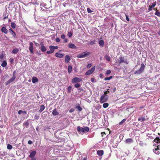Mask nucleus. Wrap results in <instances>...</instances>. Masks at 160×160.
<instances>
[{"label":"nucleus","instance_id":"1","mask_svg":"<svg viewBox=\"0 0 160 160\" xmlns=\"http://www.w3.org/2000/svg\"><path fill=\"white\" fill-rule=\"evenodd\" d=\"M145 67V65L143 63L141 64L140 68L135 72V74H140L144 72Z\"/></svg>","mask_w":160,"mask_h":160},{"label":"nucleus","instance_id":"2","mask_svg":"<svg viewBox=\"0 0 160 160\" xmlns=\"http://www.w3.org/2000/svg\"><path fill=\"white\" fill-rule=\"evenodd\" d=\"M89 52H84L77 55V57L78 58H84L87 57L88 55L90 54Z\"/></svg>","mask_w":160,"mask_h":160},{"label":"nucleus","instance_id":"3","mask_svg":"<svg viewBox=\"0 0 160 160\" xmlns=\"http://www.w3.org/2000/svg\"><path fill=\"white\" fill-rule=\"evenodd\" d=\"M119 63V65L122 63L124 62L126 63V64H128V62L127 61L124 59V57L122 56L120 57L119 58V59L118 62Z\"/></svg>","mask_w":160,"mask_h":160},{"label":"nucleus","instance_id":"4","mask_svg":"<svg viewBox=\"0 0 160 160\" xmlns=\"http://www.w3.org/2000/svg\"><path fill=\"white\" fill-rule=\"evenodd\" d=\"M108 99V97L106 96L105 94L102 95L100 98V102L101 103H103L107 101Z\"/></svg>","mask_w":160,"mask_h":160},{"label":"nucleus","instance_id":"5","mask_svg":"<svg viewBox=\"0 0 160 160\" xmlns=\"http://www.w3.org/2000/svg\"><path fill=\"white\" fill-rule=\"evenodd\" d=\"M95 67H93L91 69L88 70L85 73L86 75H89L95 71Z\"/></svg>","mask_w":160,"mask_h":160},{"label":"nucleus","instance_id":"6","mask_svg":"<svg viewBox=\"0 0 160 160\" xmlns=\"http://www.w3.org/2000/svg\"><path fill=\"white\" fill-rule=\"evenodd\" d=\"M82 79L79 78L75 77L73 78L72 80V83H78L82 81Z\"/></svg>","mask_w":160,"mask_h":160},{"label":"nucleus","instance_id":"7","mask_svg":"<svg viewBox=\"0 0 160 160\" xmlns=\"http://www.w3.org/2000/svg\"><path fill=\"white\" fill-rule=\"evenodd\" d=\"M49 48L50 49V50L49 51H47L46 52L48 54H51L52 53L54 52V48H53V46L51 45L49 47Z\"/></svg>","mask_w":160,"mask_h":160},{"label":"nucleus","instance_id":"8","mask_svg":"<svg viewBox=\"0 0 160 160\" xmlns=\"http://www.w3.org/2000/svg\"><path fill=\"white\" fill-rule=\"evenodd\" d=\"M30 46L29 48V50L31 53H33V45L32 42L29 43Z\"/></svg>","mask_w":160,"mask_h":160},{"label":"nucleus","instance_id":"9","mask_svg":"<svg viewBox=\"0 0 160 160\" xmlns=\"http://www.w3.org/2000/svg\"><path fill=\"white\" fill-rule=\"evenodd\" d=\"M1 30L2 33H4L5 34H7L8 33V30L6 26L2 27L1 28Z\"/></svg>","mask_w":160,"mask_h":160},{"label":"nucleus","instance_id":"10","mask_svg":"<svg viewBox=\"0 0 160 160\" xmlns=\"http://www.w3.org/2000/svg\"><path fill=\"white\" fill-rule=\"evenodd\" d=\"M15 78H16L12 77V78H10L9 80L5 82L6 85H7L9 83H10L13 82L14 81V80H15Z\"/></svg>","mask_w":160,"mask_h":160},{"label":"nucleus","instance_id":"11","mask_svg":"<svg viewBox=\"0 0 160 160\" xmlns=\"http://www.w3.org/2000/svg\"><path fill=\"white\" fill-rule=\"evenodd\" d=\"M55 56L56 57L59 58H63L64 56V54L61 53L59 52H57L55 54Z\"/></svg>","mask_w":160,"mask_h":160},{"label":"nucleus","instance_id":"12","mask_svg":"<svg viewBox=\"0 0 160 160\" xmlns=\"http://www.w3.org/2000/svg\"><path fill=\"white\" fill-rule=\"evenodd\" d=\"M9 32L10 34L12 35L14 38H16V34L15 32L11 28L9 29Z\"/></svg>","mask_w":160,"mask_h":160},{"label":"nucleus","instance_id":"13","mask_svg":"<svg viewBox=\"0 0 160 160\" xmlns=\"http://www.w3.org/2000/svg\"><path fill=\"white\" fill-rule=\"evenodd\" d=\"M71 59L69 55H66L65 57V62L66 63H68L70 61Z\"/></svg>","mask_w":160,"mask_h":160},{"label":"nucleus","instance_id":"14","mask_svg":"<svg viewBox=\"0 0 160 160\" xmlns=\"http://www.w3.org/2000/svg\"><path fill=\"white\" fill-rule=\"evenodd\" d=\"M41 45V50L42 52H44L46 51V48L44 46L43 43L41 42L40 43Z\"/></svg>","mask_w":160,"mask_h":160},{"label":"nucleus","instance_id":"15","mask_svg":"<svg viewBox=\"0 0 160 160\" xmlns=\"http://www.w3.org/2000/svg\"><path fill=\"white\" fill-rule=\"evenodd\" d=\"M68 46L69 48L72 49H76L77 48L74 44L71 43H69Z\"/></svg>","mask_w":160,"mask_h":160},{"label":"nucleus","instance_id":"16","mask_svg":"<svg viewBox=\"0 0 160 160\" xmlns=\"http://www.w3.org/2000/svg\"><path fill=\"white\" fill-rule=\"evenodd\" d=\"M97 154L99 156H102L104 154V151L103 150H98L97 151Z\"/></svg>","mask_w":160,"mask_h":160},{"label":"nucleus","instance_id":"17","mask_svg":"<svg viewBox=\"0 0 160 160\" xmlns=\"http://www.w3.org/2000/svg\"><path fill=\"white\" fill-rule=\"evenodd\" d=\"M36 152L35 151H32L30 153V154L29 156V158L31 157H35V155H36Z\"/></svg>","mask_w":160,"mask_h":160},{"label":"nucleus","instance_id":"18","mask_svg":"<svg viewBox=\"0 0 160 160\" xmlns=\"http://www.w3.org/2000/svg\"><path fill=\"white\" fill-rule=\"evenodd\" d=\"M159 149V148H158V146H157L156 147V148H155L153 150V151L155 154L158 155L160 153L158 151Z\"/></svg>","mask_w":160,"mask_h":160},{"label":"nucleus","instance_id":"19","mask_svg":"<svg viewBox=\"0 0 160 160\" xmlns=\"http://www.w3.org/2000/svg\"><path fill=\"white\" fill-rule=\"evenodd\" d=\"M77 130L78 132H84V128H82L80 126L78 127Z\"/></svg>","mask_w":160,"mask_h":160},{"label":"nucleus","instance_id":"20","mask_svg":"<svg viewBox=\"0 0 160 160\" xmlns=\"http://www.w3.org/2000/svg\"><path fill=\"white\" fill-rule=\"evenodd\" d=\"M59 114L58 112L57 111L56 108H55L52 112V114L53 116H56Z\"/></svg>","mask_w":160,"mask_h":160},{"label":"nucleus","instance_id":"21","mask_svg":"<svg viewBox=\"0 0 160 160\" xmlns=\"http://www.w3.org/2000/svg\"><path fill=\"white\" fill-rule=\"evenodd\" d=\"M32 82L35 83L38 82V80L37 78L36 77H33L32 79Z\"/></svg>","mask_w":160,"mask_h":160},{"label":"nucleus","instance_id":"22","mask_svg":"<svg viewBox=\"0 0 160 160\" xmlns=\"http://www.w3.org/2000/svg\"><path fill=\"white\" fill-rule=\"evenodd\" d=\"M45 109V106L44 105H42L40 106V109L39 110V112H41Z\"/></svg>","mask_w":160,"mask_h":160},{"label":"nucleus","instance_id":"23","mask_svg":"<svg viewBox=\"0 0 160 160\" xmlns=\"http://www.w3.org/2000/svg\"><path fill=\"white\" fill-rule=\"evenodd\" d=\"M100 46L101 47H103L104 44V42L103 40H101L99 41L98 42Z\"/></svg>","mask_w":160,"mask_h":160},{"label":"nucleus","instance_id":"24","mask_svg":"<svg viewBox=\"0 0 160 160\" xmlns=\"http://www.w3.org/2000/svg\"><path fill=\"white\" fill-rule=\"evenodd\" d=\"M19 51V49L18 48H16L14 49L12 51V53L14 54H16Z\"/></svg>","mask_w":160,"mask_h":160},{"label":"nucleus","instance_id":"25","mask_svg":"<svg viewBox=\"0 0 160 160\" xmlns=\"http://www.w3.org/2000/svg\"><path fill=\"white\" fill-rule=\"evenodd\" d=\"M72 67L71 65H69L68 66V73H70L72 71Z\"/></svg>","mask_w":160,"mask_h":160},{"label":"nucleus","instance_id":"26","mask_svg":"<svg viewBox=\"0 0 160 160\" xmlns=\"http://www.w3.org/2000/svg\"><path fill=\"white\" fill-rule=\"evenodd\" d=\"M138 121H140L141 122H142L144 121H145L146 120V119L145 118L142 117L141 118H140L138 119Z\"/></svg>","mask_w":160,"mask_h":160},{"label":"nucleus","instance_id":"27","mask_svg":"<svg viewBox=\"0 0 160 160\" xmlns=\"http://www.w3.org/2000/svg\"><path fill=\"white\" fill-rule=\"evenodd\" d=\"M90 129L88 127H85L84 128V132H88Z\"/></svg>","mask_w":160,"mask_h":160},{"label":"nucleus","instance_id":"28","mask_svg":"<svg viewBox=\"0 0 160 160\" xmlns=\"http://www.w3.org/2000/svg\"><path fill=\"white\" fill-rule=\"evenodd\" d=\"M105 59H106V60L107 61H110L111 58L109 56L106 55L105 56Z\"/></svg>","mask_w":160,"mask_h":160},{"label":"nucleus","instance_id":"29","mask_svg":"<svg viewBox=\"0 0 160 160\" xmlns=\"http://www.w3.org/2000/svg\"><path fill=\"white\" fill-rule=\"evenodd\" d=\"M7 65V62L5 61H4L2 63L1 66L2 67H5Z\"/></svg>","mask_w":160,"mask_h":160},{"label":"nucleus","instance_id":"30","mask_svg":"<svg viewBox=\"0 0 160 160\" xmlns=\"http://www.w3.org/2000/svg\"><path fill=\"white\" fill-rule=\"evenodd\" d=\"M75 108L76 109H77L78 110L79 112L81 111L82 110V108L79 106H77Z\"/></svg>","mask_w":160,"mask_h":160},{"label":"nucleus","instance_id":"31","mask_svg":"<svg viewBox=\"0 0 160 160\" xmlns=\"http://www.w3.org/2000/svg\"><path fill=\"white\" fill-rule=\"evenodd\" d=\"M11 26L12 28L13 29L15 28H16V24L15 23L13 22H11Z\"/></svg>","mask_w":160,"mask_h":160},{"label":"nucleus","instance_id":"32","mask_svg":"<svg viewBox=\"0 0 160 160\" xmlns=\"http://www.w3.org/2000/svg\"><path fill=\"white\" fill-rule=\"evenodd\" d=\"M4 55L3 53H2L0 54V60H2L4 59Z\"/></svg>","mask_w":160,"mask_h":160},{"label":"nucleus","instance_id":"33","mask_svg":"<svg viewBox=\"0 0 160 160\" xmlns=\"http://www.w3.org/2000/svg\"><path fill=\"white\" fill-rule=\"evenodd\" d=\"M109 106V104L107 103H104L103 104V107L104 108H107Z\"/></svg>","mask_w":160,"mask_h":160},{"label":"nucleus","instance_id":"34","mask_svg":"<svg viewBox=\"0 0 160 160\" xmlns=\"http://www.w3.org/2000/svg\"><path fill=\"white\" fill-rule=\"evenodd\" d=\"M72 89V87L71 86H70L68 87V89H67L68 92V93H69L71 92Z\"/></svg>","mask_w":160,"mask_h":160},{"label":"nucleus","instance_id":"35","mask_svg":"<svg viewBox=\"0 0 160 160\" xmlns=\"http://www.w3.org/2000/svg\"><path fill=\"white\" fill-rule=\"evenodd\" d=\"M154 141L156 143L160 142V139L158 137H157L154 139Z\"/></svg>","mask_w":160,"mask_h":160},{"label":"nucleus","instance_id":"36","mask_svg":"<svg viewBox=\"0 0 160 160\" xmlns=\"http://www.w3.org/2000/svg\"><path fill=\"white\" fill-rule=\"evenodd\" d=\"M112 78V76H110V77H109L105 78L104 79V80L105 81L109 80L111 79Z\"/></svg>","mask_w":160,"mask_h":160},{"label":"nucleus","instance_id":"37","mask_svg":"<svg viewBox=\"0 0 160 160\" xmlns=\"http://www.w3.org/2000/svg\"><path fill=\"white\" fill-rule=\"evenodd\" d=\"M7 148L8 149L10 150L12 148V147L11 145L8 144Z\"/></svg>","mask_w":160,"mask_h":160},{"label":"nucleus","instance_id":"38","mask_svg":"<svg viewBox=\"0 0 160 160\" xmlns=\"http://www.w3.org/2000/svg\"><path fill=\"white\" fill-rule=\"evenodd\" d=\"M126 121V119H124L123 120H122L121 122H120L119 123V125H122V124L125 121Z\"/></svg>","mask_w":160,"mask_h":160},{"label":"nucleus","instance_id":"39","mask_svg":"<svg viewBox=\"0 0 160 160\" xmlns=\"http://www.w3.org/2000/svg\"><path fill=\"white\" fill-rule=\"evenodd\" d=\"M91 81L92 82H97L96 79L94 78H91Z\"/></svg>","mask_w":160,"mask_h":160},{"label":"nucleus","instance_id":"40","mask_svg":"<svg viewBox=\"0 0 160 160\" xmlns=\"http://www.w3.org/2000/svg\"><path fill=\"white\" fill-rule=\"evenodd\" d=\"M74 87L76 88H78L80 87V84L79 83H77L74 85Z\"/></svg>","mask_w":160,"mask_h":160},{"label":"nucleus","instance_id":"41","mask_svg":"<svg viewBox=\"0 0 160 160\" xmlns=\"http://www.w3.org/2000/svg\"><path fill=\"white\" fill-rule=\"evenodd\" d=\"M68 36L69 37H71L72 36V33L71 32H68Z\"/></svg>","mask_w":160,"mask_h":160},{"label":"nucleus","instance_id":"42","mask_svg":"<svg viewBox=\"0 0 160 160\" xmlns=\"http://www.w3.org/2000/svg\"><path fill=\"white\" fill-rule=\"evenodd\" d=\"M155 14L158 16H160V12H158V11H156Z\"/></svg>","mask_w":160,"mask_h":160},{"label":"nucleus","instance_id":"43","mask_svg":"<svg viewBox=\"0 0 160 160\" xmlns=\"http://www.w3.org/2000/svg\"><path fill=\"white\" fill-rule=\"evenodd\" d=\"M39 118V116L37 115L36 114L34 116V119L35 120H38Z\"/></svg>","mask_w":160,"mask_h":160},{"label":"nucleus","instance_id":"44","mask_svg":"<svg viewBox=\"0 0 160 160\" xmlns=\"http://www.w3.org/2000/svg\"><path fill=\"white\" fill-rule=\"evenodd\" d=\"M111 90H112L111 92H115L116 90V88L115 87L114 88H112L111 89Z\"/></svg>","mask_w":160,"mask_h":160},{"label":"nucleus","instance_id":"45","mask_svg":"<svg viewBox=\"0 0 160 160\" xmlns=\"http://www.w3.org/2000/svg\"><path fill=\"white\" fill-rule=\"evenodd\" d=\"M87 12L88 13H90L92 12L89 8H88L87 9Z\"/></svg>","mask_w":160,"mask_h":160},{"label":"nucleus","instance_id":"46","mask_svg":"<svg viewBox=\"0 0 160 160\" xmlns=\"http://www.w3.org/2000/svg\"><path fill=\"white\" fill-rule=\"evenodd\" d=\"M156 5V2H154V3L152 4L151 5V8H154Z\"/></svg>","mask_w":160,"mask_h":160},{"label":"nucleus","instance_id":"47","mask_svg":"<svg viewBox=\"0 0 160 160\" xmlns=\"http://www.w3.org/2000/svg\"><path fill=\"white\" fill-rule=\"evenodd\" d=\"M74 111H75V109L73 108H72L69 110V112L70 113H71V112H73Z\"/></svg>","mask_w":160,"mask_h":160},{"label":"nucleus","instance_id":"48","mask_svg":"<svg viewBox=\"0 0 160 160\" xmlns=\"http://www.w3.org/2000/svg\"><path fill=\"white\" fill-rule=\"evenodd\" d=\"M111 73V71L110 70H108L107 71L106 73L107 75H108Z\"/></svg>","mask_w":160,"mask_h":160},{"label":"nucleus","instance_id":"49","mask_svg":"<svg viewBox=\"0 0 160 160\" xmlns=\"http://www.w3.org/2000/svg\"><path fill=\"white\" fill-rule=\"evenodd\" d=\"M91 66H92V64L91 63H89L87 65V68H89L91 67Z\"/></svg>","mask_w":160,"mask_h":160},{"label":"nucleus","instance_id":"50","mask_svg":"<svg viewBox=\"0 0 160 160\" xmlns=\"http://www.w3.org/2000/svg\"><path fill=\"white\" fill-rule=\"evenodd\" d=\"M55 41L56 42H59L60 41V39L59 38H56Z\"/></svg>","mask_w":160,"mask_h":160},{"label":"nucleus","instance_id":"51","mask_svg":"<svg viewBox=\"0 0 160 160\" xmlns=\"http://www.w3.org/2000/svg\"><path fill=\"white\" fill-rule=\"evenodd\" d=\"M65 36L64 34H62L61 35V38L63 39H65Z\"/></svg>","mask_w":160,"mask_h":160},{"label":"nucleus","instance_id":"52","mask_svg":"<svg viewBox=\"0 0 160 160\" xmlns=\"http://www.w3.org/2000/svg\"><path fill=\"white\" fill-rule=\"evenodd\" d=\"M22 113H23V111L21 110H19L18 112V113L19 114H21Z\"/></svg>","mask_w":160,"mask_h":160},{"label":"nucleus","instance_id":"53","mask_svg":"<svg viewBox=\"0 0 160 160\" xmlns=\"http://www.w3.org/2000/svg\"><path fill=\"white\" fill-rule=\"evenodd\" d=\"M109 90H108L106 91H105L104 92V94L105 95H106V94H107L108 93H109Z\"/></svg>","mask_w":160,"mask_h":160},{"label":"nucleus","instance_id":"54","mask_svg":"<svg viewBox=\"0 0 160 160\" xmlns=\"http://www.w3.org/2000/svg\"><path fill=\"white\" fill-rule=\"evenodd\" d=\"M152 8H151V7L150 6H149L148 9L149 11H152Z\"/></svg>","mask_w":160,"mask_h":160},{"label":"nucleus","instance_id":"55","mask_svg":"<svg viewBox=\"0 0 160 160\" xmlns=\"http://www.w3.org/2000/svg\"><path fill=\"white\" fill-rule=\"evenodd\" d=\"M15 73H16V71H14L13 73V77L16 78L15 75Z\"/></svg>","mask_w":160,"mask_h":160},{"label":"nucleus","instance_id":"56","mask_svg":"<svg viewBox=\"0 0 160 160\" xmlns=\"http://www.w3.org/2000/svg\"><path fill=\"white\" fill-rule=\"evenodd\" d=\"M32 143V141L31 140H29L28 141V143L29 145L31 144Z\"/></svg>","mask_w":160,"mask_h":160},{"label":"nucleus","instance_id":"57","mask_svg":"<svg viewBox=\"0 0 160 160\" xmlns=\"http://www.w3.org/2000/svg\"><path fill=\"white\" fill-rule=\"evenodd\" d=\"M103 75L102 73H101L99 75V77L101 78H102L103 77Z\"/></svg>","mask_w":160,"mask_h":160},{"label":"nucleus","instance_id":"58","mask_svg":"<svg viewBox=\"0 0 160 160\" xmlns=\"http://www.w3.org/2000/svg\"><path fill=\"white\" fill-rule=\"evenodd\" d=\"M30 158H31V160H36V158L34 157H30Z\"/></svg>","mask_w":160,"mask_h":160},{"label":"nucleus","instance_id":"59","mask_svg":"<svg viewBox=\"0 0 160 160\" xmlns=\"http://www.w3.org/2000/svg\"><path fill=\"white\" fill-rule=\"evenodd\" d=\"M101 135L102 136V137H103V135L104 134H105L106 133L105 132H102L101 133Z\"/></svg>","mask_w":160,"mask_h":160},{"label":"nucleus","instance_id":"60","mask_svg":"<svg viewBox=\"0 0 160 160\" xmlns=\"http://www.w3.org/2000/svg\"><path fill=\"white\" fill-rule=\"evenodd\" d=\"M126 142H130V139H128L126 140Z\"/></svg>","mask_w":160,"mask_h":160},{"label":"nucleus","instance_id":"61","mask_svg":"<svg viewBox=\"0 0 160 160\" xmlns=\"http://www.w3.org/2000/svg\"><path fill=\"white\" fill-rule=\"evenodd\" d=\"M125 16H126V19L128 21H129V18L128 17V16L127 15H125Z\"/></svg>","mask_w":160,"mask_h":160},{"label":"nucleus","instance_id":"62","mask_svg":"<svg viewBox=\"0 0 160 160\" xmlns=\"http://www.w3.org/2000/svg\"><path fill=\"white\" fill-rule=\"evenodd\" d=\"M68 41V39L66 38L64 39V41L63 42V43H66Z\"/></svg>","mask_w":160,"mask_h":160},{"label":"nucleus","instance_id":"63","mask_svg":"<svg viewBox=\"0 0 160 160\" xmlns=\"http://www.w3.org/2000/svg\"><path fill=\"white\" fill-rule=\"evenodd\" d=\"M8 15H7V16H5V17H4L3 18V19L4 20L5 19H6L8 18Z\"/></svg>","mask_w":160,"mask_h":160},{"label":"nucleus","instance_id":"64","mask_svg":"<svg viewBox=\"0 0 160 160\" xmlns=\"http://www.w3.org/2000/svg\"><path fill=\"white\" fill-rule=\"evenodd\" d=\"M53 48H54V50L56 49H57L58 48V46H53Z\"/></svg>","mask_w":160,"mask_h":160}]
</instances>
